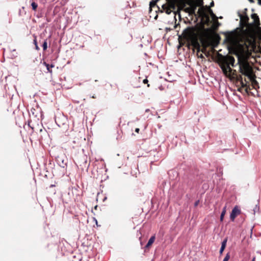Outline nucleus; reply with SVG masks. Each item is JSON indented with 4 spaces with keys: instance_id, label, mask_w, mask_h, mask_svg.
<instances>
[{
    "instance_id": "obj_1",
    "label": "nucleus",
    "mask_w": 261,
    "mask_h": 261,
    "mask_svg": "<svg viewBox=\"0 0 261 261\" xmlns=\"http://www.w3.org/2000/svg\"><path fill=\"white\" fill-rule=\"evenodd\" d=\"M253 19L252 23L243 30L240 35L237 47L240 53L249 58L252 52L257 50L256 30H261L260 23L258 16L256 13L251 15Z\"/></svg>"
},
{
    "instance_id": "obj_2",
    "label": "nucleus",
    "mask_w": 261,
    "mask_h": 261,
    "mask_svg": "<svg viewBox=\"0 0 261 261\" xmlns=\"http://www.w3.org/2000/svg\"><path fill=\"white\" fill-rule=\"evenodd\" d=\"M239 67L240 72L243 75L247 76L248 80L251 82L252 88L255 89L259 88L258 83L255 80V75L248 61L244 60L239 62Z\"/></svg>"
},
{
    "instance_id": "obj_3",
    "label": "nucleus",
    "mask_w": 261,
    "mask_h": 261,
    "mask_svg": "<svg viewBox=\"0 0 261 261\" xmlns=\"http://www.w3.org/2000/svg\"><path fill=\"white\" fill-rule=\"evenodd\" d=\"M159 0H153L150 2V17H153L154 19L156 20L159 17V13L162 14L163 12V5L161 6L162 10L156 5V3Z\"/></svg>"
},
{
    "instance_id": "obj_4",
    "label": "nucleus",
    "mask_w": 261,
    "mask_h": 261,
    "mask_svg": "<svg viewBox=\"0 0 261 261\" xmlns=\"http://www.w3.org/2000/svg\"><path fill=\"white\" fill-rule=\"evenodd\" d=\"M217 57L218 63L225 64L226 65H228V66L231 65L233 66L235 60L232 56L228 55L224 56L220 54H218Z\"/></svg>"
},
{
    "instance_id": "obj_5",
    "label": "nucleus",
    "mask_w": 261,
    "mask_h": 261,
    "mask_svg": "<svg viewBox=\"0 0 261 261\" xmlns=\"http://www.w3.org/2000/svg\"><path fill=\"white\" fill-rule=\"evenodd\" d=\"M247 9L245 8L244 10L243 13H240V12L238 13V15L240 18V24L242 28H244L245 27L247 28L249 24V18L247 14Z\"/></svg>"
},
{
    "instance_id": "obj_6",
    "label": "nucleus",
    "mask_w": 261,
    "mask_h": 261,
    "mask_svg": "<svg viewBox=\"0 0 261 261\" xmlns=\"http://www.w3.org/2000/svg\"><path fill=\"white\" fill-rule=\"evenodd\" d=\"M57 163L62 168L66 167L68 163V159L65 154H61L56 158Z\"/></svg>"
},
{
    "instance_id": "obj_7",
    "label": "nucleus",
    "mask_w": 261,
    "mask_h": 261,
    "mask_svg": "<svg viewBox=\"0 0 261 261\" xmlns=\"http://www.w3.org/2000/svg\"><path fill=\"white\" fill-rule=\"evenodd\" d=\"M237 81L241 85V87L239 89V91H240L241 89L246 88L245 91L248 93V90H250V89L249 86H248V82L246 81V79L244 78V79H243L241 75H239L237 76Z\"/></svg>"
},
{
    "instance_id": "obj_8",
    "label": "nucleus",
    "mask_w": 261,
    "mask_h": 261,
    "mask_svg": "<svg viewBox=\"0 0 261 261\" xmlns=\"http://www.w3.org/2000/svg\"><path fill=\"white\" fill-rule=\"evenodd\" d=\"M191 43L192 45L197 49V56L198 58L201 59H204V57L202 54H199V53L200 51V46L198 41V40L196 38H194L191 40Z\"/></svg>"
},
{
    "instance_id": "obj_9",
    "label": "nucleus",
    "mask_w": 261,
    "mask_h": 261,
    "mask_svg": "<svg viewBox=\"0 0 261 261\" xmlns=\"http://www.w3.org/2000/svg\"><path fill=\"white\" fill-rule=\"evenodd\" d=\"M219 65L222 69L223 73L227 76L229 73L231 72L232 71L231 68L228 65H226L225 64L223 63H219Z\"/></svg>"
},
{
    "instance_id": "obj_10",
    "label": "nucleus",
    "mask_w": 261,
    "mask_h": 261,
    "mask_svg": "<svg viewBox=\"0 0 261 261\" xmlns=\"http://www.w3.org/2000/svg\"><path fill=\"white\" fill-rule=\"evenodd\" d=\"M241 213L240 210L237 206H236L232 210L230 214V218L231 221H233L236 217Z\"/></svg>"
},
{
    "instance_id": "obj_11",
    "label": "nucleus",
    "mask_w": 261,
    "mask_h": 261,
    "mask_svg": "<svg viewBox=\"0 0 261 261\" xmlns=\"http://www.w3.org/2000/svg\"><path fill=\"white\" fill-rule=\"evenodd\" d=\"M198 13L200 16L205 18L207 22L210 21V17L203 7L198 10Z\"/></svg>"
},
{
    "instance_id": "obj_12",
    "label": "nucleus",
    "mask_w": 261,
    "mask_h": 261,
    "mask_svg": "<svg viewBox=\"0 0 261 261\" xmlns=\"http://www.w3.org/2000/svg\"><path fill=\"white\" fill-rule=\"evenodd\" d=\"M170 8L174 9L179 0H166Z\"/></svg>"
},
{
    "instance_id": "obj_13",
    "label": "nucleus",
    "mask_w": 261,
    "mask_h": 261,
    "mask_svg": "<svg viewBox=\"0 0 261 261\" xmlns=\"http://www.w3.org/2000/svg\"><path fill=\"white\" fill-rule=\"evenodd\" d=\"M155 236H152L151 237V238L149 239V240H148L147 243L146 244V245H145V246L144 247V248L145 249H148L150 247V246L153 244V243L155 241Z\"/></svg>"
},
{
    "instance_id": "obj_14",
    "label": "nucleus",
    "mask_w": 261,
    "mask_h": 261,
    "mask_svg": "<svg viewBox=\"0 0 261 261\" xmlns=\"http://www.w3.org/2000/svg\"><path fill=\"white\" fill-rule=\"evenodd\" d=\"M36 110L32 108L31 110V112L30 113V115L31 116V114H32L33 116H34L35 118H37L38 120H39V117L42 118V115L40 113L39 116L38 115V114L36 113Z\"/></svg>"
},
{
    "instance_id": "obj_15",
    "label": "nucleus",
    "mask_w": 261,
    "mask_h": 261,
    "mask_svg": "<svg viewBox=\"0 0 261 261\" xmlns=\"http://www.w3.org/2000/svg\"><path fill=\"white\" fill-rule=\"evenodd\" d=\"M227 241V239L226 238L222 242L221 247V248H220V251H219L220 255L222 254L223 252L226 247Z\"/></svg>"
},
{
    "instance_id": "obj_16",
    "label": "nucleus",
    "mask_w": 261,
    "mask_h": 261,
    "mask_svg": "<svg viewBox=\"0 0 261 261\" xmlns=\"http://www.w3.org/2000/svg\"><path fill=\"white\" fill-rule=\"evenodd\" d=\"M43 64L46 67L47 71L50 73H52L51 68L54 67L55 65L54 64H49L45 62H44Z\"/></svg>"
},
{
    "instance_id": "obj_17",
    "label": "nucleus",
    "mask_w": 261,
    "mask_h": 261,
    "mask_svg": "<svg viewBox=\"0 0 261 261\" xmlns=\"http://www.w3.org/2000/svg\"><path fill=\"white\" fill-rule=\"evenodd\" d=\"M225 213H226V206H225L224 208H223V210L221 213V216H220V221H222L223 220V218L225 215Z\"/></svg>"
},
{
    "instance_id": "obj_18",
    "label": "nucleus",
    "mask_w": 261,
    "mask_h": 261,
    "mask_svg": "<svg viewBox=\"0 0 261 261\" xmlns=\"http://www.w3.org/2000/svg\"><path fill=\"white\" fill-rule=\"evenodd\" d=\"M42 46L43 47V50H46V49L47 48V39L45 40L42 44Z\"/></svg>"
},
{
    "instance_id": "obj_19",
    "label": "nucleus",
    "mask_w": 261,
    "mask_h": 261,
    "mask_svg": "<svg viewBox=\"0 0 261 261\" xmlns=\"http://www.w3.org/2000/svg\"><path fill=\"white\" fill-rule=\"evenodd\" d=\"M31 6L32 7V9L33 10L35 11V10H36V9L37 8L38 5L35 2H32L31 4Z\"/></svg>"
},
{
    "instance_id": "obj_20",
    "label": "nucleus",
    "mask_w": 261,
    "mask_h": 261,
    "mask_svg": "<svg viewBox=\"0 0 261 261\" xmlns=\"http://www.w3.org/2000/svg\"><path fill=\"white\" fill-rule=\"evenodd\" d=\"M206 9H208V11H209L211 15L213 17L216 18L217 19L216 16L215 15V14H214V13L213 12V11L211 9H210L208 7H207V6H206Z\"/></svg>"
},
{
    "instance_id": "obj_21",
    "label": "nucleus",
    "mask_w": 261,
    "mask_h": 261,
    "mask_svg": "<svg viewBox=\"0 0 261 261\" xmlns=\"http://www.w3.org/2000/svg\"><path fill=\"white\" fill-rule=\"evenodd\" d=\"M34 43L35 45V49L37 50H39V47L37 44V40H36V38H35V39L34 40Z\"/></svg>"
},
{
    "instance_id": "obj_22",
    "label": "nucleus",
    "mask_w": 261,
    "mask_h": 261,
    "mask_svg": "<svg viewBox=\"0 0 261 261\" xmlns=\"http://www.w3.org/2000/svg\"><path fill=\"white\" fill-rule=\"evenodd\" d=\"M230 258V253H227L225 256V257H224V258L223 259V261H228V260Z\"/></svg>"
},
{
    "instance_id": "obj_23",
    "label": "nucleus",
    "mask_w": 261,
    "mask_h": 261,
    "mask_svg": "<svg viewBox=\"0 0 261 261\" xmlns=\"http://www.w3.org/2000/svg\"><path fill=\"white\" fill-rule=\"evenodd\" d=\"M200 51L202 53L206 54V48L205 47H203L201 49H200Z\"/></svg>"
},
{
    "instance_id": "obj_24",
    "label": "nucleus",
    "mask_w": 261,
    "mask_h": 261,
    "mask_svg": "<svg viewBox=\"0 0 261 261\" xmlns=\"http://www.w3.org/2000/svg\"><path fill=\"white\" fill-rule=\"evenodd\" d=\"M258 42H261V32H260L258 35Z\"/></svg>"
},
{
    "instance_id": "obj_25",
    "label": "nucleus",
    "mask_w": 261,
    "mask_h": 261,
    "mask_svg": "<svg viewBox=\"0 0 261 261\" xmlns=\"http://www.w3.org/2000/svg\"><path fill=\"white\" fill-rule=\"evenodd\" d=\"M203 1L202 0L200 1L199 3H198V6H203Z\"/></svg>"
},
{
    "instance_id": "obj_26",
    "label": "nucleus",
    "mask_w": 261,
    "mask_h": 261,
    "mask_svg": "<svg viewBox=\"0 0 261 261\" xmlns=\"http://www.w3.org/2000/svg\"><path fill=\"white\" fill-rule=\"evenodd\" d=\"M199 200H198V201H196L195 202V204H194L195 206H197L198 205V204H199Z\"/></svg>"
},
{
    "instance_id": "obj_27",
    "label": "nucleus",
    "mask_w": 261,
    "mask_h": 261,
    "mask_svg": "<svg viewBox=\"0 0 261 261\" xmlns=\"http://www.w3.org/2000/svg\"><path fill=\"white\" fill-rule=\"evenodd\" d=\"M139 131H140V129H139V128H136L135 129V132H136V133H139Z\"/></svg>"
},
{
    "instance_id": "obj_28",
    "label": "nucleus",
    "mask_w": 261,
    "mask_h": 261,
    "mask_svg": "<svg viewBox=\"0 0 261 261\" xmlns=\"http://www.w3.org/2000/svg\"><path fill=\"white\" fill-rule=\"evenodd\" d=\"M214 6V1H212V2L211 3L210 7H213Z\"/></svg>"
},
{
    "instance_id": "obj_29",
    "label": "nucleus",
    "mask_w": 261,
    "mask_h": 261,
    "mask_svg": "<svg viewBox=\"0 0 261 261\" xmlns=\"http://www.w3.org/2000/svg\"><path fill=\"white\" fill-rule=\"evenodd\" d=\"M158 126L159 128H161L162 127V125L160 124H158Z\"/></svg>"
},
{
    "instance_id": "obj_30",
    "label": "nucleus",
    "mask_w": 261,
    "mask_h": 261,
    "mask_svg": "<svg viewBox=\"0 0 261 261\" xmlns=\"http://www.w3.org/2000/svg\"><path fill=\"white\" fill-rule=\"evenodd\" d=\"M16 56H16V55H14V54H13V55H12V58H14V57H16Z\"/></svg>"
},
{
    "instance_id": "obj_31",
    "label": "nucleus",
    "mask_w": 261,
    "mask_h": 261,
    "mask_svg": "<svg viewBox=\"0 0 261 261\" xmlns=\"http://www.w3.org/2000/svg\"><path fill=\"white\" fill-rule=\"evenodd\" d=\"M258 1V3L259 5H261V0H257Z\"/></svg>"
},
{
    "instance_id": "obj_32",
    "label": "nucleus",
    "mask_w": 261,
    "mask_h": 261,
    "mask_svg": "<svg viewBox=\"0 0 261 261\" xmlns=\"http://www.w3.org/2000/svg\"><path fill=\"white\" fill-rule=\"evenodd\" d=\"M250 3H254V1L253 0H248Z\"/></svg>"
},
{
    "instance_id": "obj_33",
    "label": "nucleus",
    "mask_w": 261,
    "mask_h": 261,
    "mask_svg": "<svg viewBox=\"0 0 261 261\" xmlns=\"http://www.w3.org/2000/svg\"><path fill=\"white\" fill-rule=\"evenodd\" d=\"M252 261H255V257H254L252 258Z\"/></svg>"
},
{
    "instance_id": "obj_34",
    "label": "nucleus",
    "mask_w": 261,
    "mask_h": 261,
    "mask_svg": "<svg viewBox=\"0 0 261 261\" xmlns=\"http://www.w3.org/2000/svg\"><path fill=\"white\" fill-rule=\"evenodd\" d=\"M258 44H259V46H261V42H258Z\"/></svg>"
},
{
    "instance_id": "obj_35",
    "label": "nucleus",
    "mask_w": 261,
    "mask_h": 261,
    "mask_svg": "<svg viewBox=\"0 0 261 261\" xmlns=\"http://www.w3.org/2000/svg\"><path fill=\"white\" fill-rule=\"evenodd\" d=\"M164 10H165V9L166 8V5H165V4H164Z\"/></svg>"
},
{
    "instance_id": "obj_36",
    "label": "nucleus",
    "mask_w": 261,
    "mask_h": 261,
    "mask_svg": "<svg viewBox=\"0 0 261 261\" xmlns=\"http://www.w3.org/2000/svg\"><path fill=\"white\" fill-rule=\"evenodd\" d=\"M92 98H96V97H95L94 95H93V96H92Z\"/></svg>"
},
{
    "instance_id": "obj_37",
    "label": "nucleus",
    "mask_w": 261,
    "mask_h": 261,
    "mask_svg": "<svg viewBox=\"0 0 261 261\" xmlns=\"http://www.w3.org/2000/svg\"><path fill=\"white\" fill-rule=\"evenodd\" d=\"M145 111H146V112H149V109H146Z\"/></svg>"
},
{
    "instance_id": "obj_38",
    "label": "nucleus",
    "mask_w": 261,
    "mask_h": 261,
    "mask_svg": "<svg viewBox=\"0 0 261 261\" xmlns=\"http://www.w3.org/2000/svg\"><path fill=\"white\" fill-rule=\"evenodd\" d=\"M206 55L208 56L209 55V53H206Z\"/></svg>"
},
{
    "instance_id": "obj_39",
    "label": "nucleus",
    "mask_w": 261,
    "mask_h": 261,
    "mask_svg": "<svg viewBox=\"0 0 261 261\" xmlns=\"http://www.w3.org/2000/svg\"><path fill=\"white\" fill-rule=\"evenodd\" d=\"M160 90H162V89H162V86H161V87H160Z\"/></svg>"
},
{
    "instance_id": "obj_40",
    "label": "nucleus",
    "mask_w": 261,
    "mask_h": 261,
    "mask_svg": "<svg viewBox=\"0 0 261 261\" xmlns=\"http://www.w3.org/2000/svg\"><path fill=\"white\" fill-rule=\"evenodd\" d=\"M146 81H147V80H144V83H145V82H146Z\"/></svg>"
},
{
    "instance_id": "obj_41",
    "label": "nucleus",
    "mask_w": 261,
    "mask_h": 261,
    "mask_svg": "<svg viewBox=\"0 0 261 261\" xmlns=\"http://www.w3.org/2000/svg\"><path fill=\"white\" fill-rule=\"evenodd\" d=\"M216 21H217V23L218 24V25H219V22L218 21V20H217Z\"/></svg>"
},
{
    "instance_id": "obj_42",
    "label": "nucleus",
    "mask_w": 261,
    "mask_h": 261,
    "mask_svg": "<svg viewBox=\"0 0 261 261\" xmlns=\"http://www.w3.org/2000/svg\"><path fill=\"white\" fill-rule=\"evenodd\" d=\"M195 9H196V8L195 7V8L193 9V10H192V11H193V12H194V10H195Z\"/></svg>"
},
{
    "instance_id": "obj_43",
    "label": "nucleus",
    "mask_w": 261,
    "mask_h": 261,
    "mask_svg": "<svg viewBox=\"0 0 261 261\" xmlns=\"http://www.w3.org/2000/svg\"><path fill=\"white\" fill-rule=\"evenodd\" d=\"M140 244H141V246H142V242L141 241L140 242Z\"/></svg>"
},
{
    "instance_id": "obj_44",
    "label": "nucleus",
    "mask_w": 261,
    "mask_h": 261,
    "mask_svg": "<svg viewBox=\"0 0 261 261\" xmlns=\"http://www.w3.org/2000/svg\"><path fill=\"white\" fill-rule=\"evenodd\" d=\"M13 51H16V50L14 49L12 50Z\"/></svg>"
},
{
    "instance_id": "obj_45",
    "label": "nucleus",
    "mask_w": 261,
    "mask_h": 261,
    "mask_svg": "<svg viewBox=\"0 0 261 261\" xmlns=\"http://www.w3.org/2000/svg\"><path fill=\"white\" fill-rule=\"evenodd\" d=\"M159 54H160V53H159ZM158 57H159V58H160V57L159 55H158Z\"/></svg>"
}]
</instances>
